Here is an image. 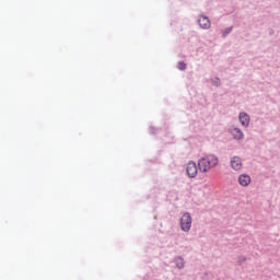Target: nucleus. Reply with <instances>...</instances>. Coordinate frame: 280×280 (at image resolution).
I'll return each instance as SVG.
<instances>
[{
    "label": "nucleus",
    "instance_id": "423d86ee",
    "mask_svg": "<svg viewBox=\"0 0 280 280\" xmlns=\"http://www.w3.org/2000/svg\"><path fill=\"white\" fill-rule=\"evenodd\" d=\"M198 24L202 30H209L211 27V21H209V18L201 15L198 20Z\"/></svg>",
    "mask_w": 280,
    "mask_h": 280
},
{
    "label": "nucleus",
    "instance_id": "6e6552de",
    "mask_svg": "<svg viewBox=\"0 0 280 280\" xmlns=\"http://www.w3.org/2000/svg\"><path fill=\"white\" fill-rule=\"evenodd\" d=\"M231 132L234 139H237L238 141H241V139H244V132L242 131V129L234 127Z\"/></svg>",
    "mask_w": 280,
    "mask_h": 280
},
{
    "label": "nucleus",
    "instance_id": "f03ea898",
    "mask_svg": "<svg viewBox=\"0 0 280 280\" xmlns=\"http://www.w3.org/2000/svg\"><path fill=\"white\" fill-rule=\"evenodd\" d=\"M179 224L182 231L189 233V231H191V214L188 212L184 213L180 218Z\"/></svg>",
    "mask_w": 280,
    "mask_h": 280
},
{
    "label": "nucleus",
    "instance_id": "7ed1b4c3",
    "mask_svg": "<svg viewBox=\"0 0 280 280\" xmlns=\"http://www.w3.org/2000/svg\"><path fill=\"white\" fill-rule=\"evenodd\" d=\"M186 174L189 178H196L198 176V165L196 162L190 161L186 165Z\"/></svg>",
    "mask_w": 280,
    "mask_h": 280
},
{
    "label": "nucleus",
    "instance_id": "20e7f679",
    "mask_svg": "<svg viewBox=\"0 0 280 280\" xmlns=\"http://www.w3.org/2000/svg\"><path fill=\"white\" fill-rule=\"evenodd\" d=\"M230 165L232 170H234L235 172H240V170H242L243 167L242 159L240 156L232 158L230 161Z\"/></svg>",
    "mask_w": 280,
    "mask_h": 280
},
{
    "label": "nucleus",
    "instance_id": "f257e3e1",
    "mask_svg": "<svg viewBox=\"0 0 280 280\" xmlns=\"http://www.w3.org/2000/svg\"><path fill=\"white\" fill-rule=\"evenodd\" d=\"M220 163V160L218 156L211 154L206 155L198 160V168L201 174H207V172H211L213 167H218V164Z\"/></svg>",
    "mask_w": 280,
    "mask_h": 280
},
{
    "label": "nucleus",
    "instance_id": "9b49d317",
    "mask_svg": "<svg viewBox=\"0 0 280 280\" xmlns=\"http://www.w3.org/2000/svg\"><path fill=\"white\" fill-rule=\"evenodd\" d=\"M231 32V28H229L228 31H225V34H229Z\"/></svg>",
    "mask_w": 280,
    "mask_h": 280
},
{
    "label": "nucleus",
    "instance_id": "9d476101",
    "mask_svg": "<svg viewBox=\"0 0 280 280\" xmlns=\"http://www.w3.org/2000/svg\"><path fill=\"white\" fill-rule=\"evenodd\" d=\"M185 265L183 262H180V265H178V268H183Z\"/></svg>",
    "mask_w": 280,
    "mask_h": 280
},
{
    "label": "nucleus",
    "instance_id": "1a4fd4ad",
    "mask_svg": "<svg viewBox=\"0 0 280 280\" xmlns=\"http://www.w3.org/2000/svg\"><path fill=\"white\" fill-rule=\"evenodd\" d=\"M177 68L179 69V71H185L187 69V65L180 61L177 63Z\"/></svg>",
    "mask_w": 280,
    "mask_h": 280
},
{
    "label": "nucleus",
    "instance_id": "39448f33",
    "mask_svg": "<svg viewBox=\"0 0 280 280\" xmlns=\"http://www.w3.org/2000/svg\"><path fill=\"white\" fill-rule=\"evenodd\" d=\"M238 120L244 128L250 126V116L244 112L238 114Z\"/></svg>",
    "mask_w": 280,
    "mask_h": 280
},
{
    "label": "nucleus",
    "instance_id": "0eeeda50",
    "mask_svg": "<svg viewBox=\"0 0 280 280\" xmlns=\"http://www.w3.org/2000/svg\"><path fill=\"white\" fill-rule=\"evenodd\" d=\"M238 184L242 187H248L250 185V175L242 174L238 176Z\"/></svg>",
    "mask_w": 280,
    "mask_h": 280
}]
</instances>
